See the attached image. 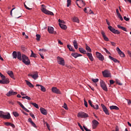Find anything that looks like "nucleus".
Instances as JSON below:
<instances>
[{"instance_id": "1", "label": "nucleus", "mask_w": 131, "mask_h": 131, "mask_svg": "<svg viewBox=\"0 0 131 131\" xmlns=\"http://www.w3.org/2000/svg\"><path fill=\"white\" fill-rule=\"evenodd\" d=\"M0 76L2 78V80H0V83L1 84H8V83H10V79L6 78V76L3 75V74H2L1 72Z\"/></svg>"}, {"instance_id": "2", "label": "nucleus", "mask_w": 131, "mask_h": 131, "mask_svg": "<svg viewBox=\"0 0 131 131\" xmlns=\"http://www.w3.org/2000/svg\"><path fill=\"white\" fill-rule=\"evenodd\" d=\"M21 57V60L24 64L26 65H29V64H30V60L28 59V57H27V56L25 54H23Z\"/></svg>"}, {"instance_id": "3", "label": "nucleus", "mask_w": 131, "mask_h": 131, "mask_svg": "<svg viewBox=\"0 0 131 131\" xmlns=\"http://www.w3.org/2000/svg\"><path fill=\"white\" fill-rule=\"evenodd\" d=\"M0 117L4 119H10L11 118V115L9 113H7V115H5V113L0 111Z\"/></svg>"}, {"instance_id": "4", "label": "nucleus", "mask_w": 131, "mask_h": 131, "mask_svg": "<svg viewBox=\"0 0 131 131\" xmlns=\"http://www.w3.org/2000/svg\"><path fill=\"white\" fill-rule=\"evenodd\" d=\"M41 8V11L44 13V14H46L47 15H51V16H54V13L52 12L51 11H50L48 10H47L46 8H45V5H42Z\"/></svg>"}, {"instance_id": "5", "label": "nucleus", "mask_w": 131, "mask_h": 131, "mask_svg": "<svg viewBox=\"0 0 131 131\" xmlns=\"http://www.w3.org/2000/svg\"><path fill=\"white\" fill-rule=\"evenodd\" d=\"M100 83L102 90H103V91H105V92H108V89L107 88V86L106 85V83H105V82H104V81L103 80H101L100 81Z\"/></svg>"}, {"instance_id": "6", "label": "nucleus", "mask_w": 131, "mask_h": 131, "mask_svg": "<svg viewBox=\"0 0 131 131\" xmlns=\"http://www.w3.org/2000/svg\"><path fill=\"white\" fill-rule=\"evenodd\" d=\"M57 59L58 63L59 64V65H62V66H64V65H65V61L63 58L58 56Z\"/></svg>"}, {"instance_id": "7", "label": "nucleus", "mask_w": 131, "mask_h": 131, "mask_svg": "<svg viewBox=\"0 0 131 131\" xmlns=\"http://www.w3.org/2000/svg\"><path fill=\"white\" fill-rule=\"evenodd\" d=\"M77 117L80 118H85L86 117H89V115L85 113L84 112H81L78 114Z\"/></svg>"}, {"instance_id": "8", "label": "nucleus", "mask_w": 131, "mask_h": 131, "mask_svg": "<svg viewBox=\"0 0 131 131\" xmlns=\"http://www.w3.org/2000/svg\"><path fill=\"white\" fill-rule=\"evenodd\" d=\"M102 74L104 77H111V73L107 70H105L102 72Z\"/></svg>"}, {"instance_id": "9", "label": "nucleus", "mask_w": 131, "mask_h": 131, "mask_svg": "<svg viewBox=\"0 0 131 131\" xmlns=\"http://www.w3.org/2000/svg\"><path fill=\"white\" fill-rule=\"evenodd\" d=\"M96 55L97 58H99V60H100V61H104V56H103L102 54H101L98 52H96Z\"/></svg>"}, {"instance_id": "10", "label": "nucleus", "mask_w": 131, "mask_h": 131, "mask_svg": "<svg viewBox=\"0 0 131 131\" xmlns=\"http://www.w3.org/2000/svg\"><path fill=\"white\" fill-rule=\"evenodd\" d=\"M101 106L104 113L106 114V115H110V113H109V111H108V109L107 108L106 106H105V105H104L103 104H101Z\"/></svg>"}, {"instance_id": "11", "label": "nucleus", "mask_w": 131, "mask_h": 131, "mask_svg": "<svg viewBox=\"0 0 131 131\" xmlns=\"http://www.w3.org/2000/svg\"><path fill=\"white\" fill-rule=\"evenodd\" d=\"M99 125V122L96 120H93L92 121V127L94 129L97 128V126Z\"/></svg>"}, {"instance_id": "12", "label": "nucleus", "mask_w": 131, "mask_h": 131, "mask_svg": "<svg viewBox=\"0 0 131 131\" xmlns=\"http://www.w3.org/2000/svg\"><path fill=\"white\" fill-rule=\"evenodd\" d=\"M28 76H31L33 79L36 80L38 78V74L37 73V72H35L34 74H29Z\"/></svg>"}, {"instance_id": "13", "label": "nucleus", "mask_w": 131, "mask_h": 131, "mask_svg": "<svg viewBox=\"0 0 131 131\" xmlns=\"http://www.w3.org/2000/svg\"><path fill=\"white\" fill-rule=\"evenodd\" d=\"M52 92L53 93H54L55 94H57L58 95L61 94V92L60 91V90L56 87H53L52 88Z\"/></svg>"}, {"instance_id": "14", "label": "nucleus", "mask_w": 131, "mask_h": 131, "mask_svg": "<svg viewBox=\"0 0 131 131\" xmlns=\"http://www.w3.org/2000/svg\"><path fill=\"white\" fill-rule=\"evenodd\" d=\"M116 50L120 57H122V58H124V57H125V54H124V53H123V52L120 50L119 48L117 47Z\"/></svg>"}, {"instance_id": "15", "label": "nucleus", "mask_w": 131, "mask_h": 131, "mask_svg": "<svg viewBox=\"0 0 131 131\" xmlns=\"http://www.w3.org/2000/svg\"><path fill=\"white\" fill-rule=\"evenodd\" d=\"M15 95H17V92L10 91L7 93L6 96H7V97H11V96H14Z\"/></svg>"}, {"instance_id": "16", "label": "nucleus", "mask_w": 131, "mask_h": 131, "mask_svg": "<svg viewBox=\"0 0 131 131\" xmlns=\"http://www.w3.org/2000/svg\"><path fill=\"white\" fill-rule=\"evenodd\" d=\"M40 111L41 113L43 114V115H47V114H48V111H47L43 107H41L40 108Z\"/></svg>"}, {"instance_id": "17", "label": "nucleus", "mask_w": 131, "mask_h": 131, "mask_svg": "<svg viewBox=\"0 0 131 131\" xmlns=\"http://www.w3.org/2000/svg\"><path fill=\"white\" fill-rule=\"evenodd\" d=\"M101 35H102V37L103 38V39L105 40V41H109V39L107 36H106V35L105 34V32L104 31H102L101 32Z\"/></svg>"}, {"instance_id": "18", "label": "nucleus", "mask_w": 131, "mask_h": 131, "mask_svg": "<svg viewBox=\"0 0 131 131\" xmlns=\"http://www.w3.org/2000/svg\"><path fill=\"white\" fill-rule=\"evenodd\" d=\"M71 55L74 57V58H77L78 57H81V56H82L81 54H78L77 53H73L71 54Z\"/></svg>"}, {"instance_id": "19", "label": "nucleus", "mask_w": 131, "mask_h": 131, "mask_svg": "<svg viewBox=\"0 0 131 131\" xmlns=\"http://www.w3.org/2000/svg\"><path fill=\"white\" fill-rule=\"evenodd\" d=\"M7 74L11 77V78H13V79H15V77H14V73H13V71H7Z\"/></svg>"}, {"instance_id": "20", "label": "nucleus", "mask_w": 131, "mask_h": 131, "mask_svg": "<svg viewBox=\"0 0 131 131\" xmlns=\"http://www.w3.org/2000/svg\"><path fill=\"white\" fill-rule=\"evenodd\" d=\"M36 86H40L41 92H45L46 91V88H45V86H42V85L38 84L36 85Z\"/></svg>"}, {"instance_id": "21", "label": "nucleus", "mask_w": 131, "mask_h": 131, "mask_svg": "<svg viewBox=\"0 0 131 131\" xmlns=\"http://www.w3.org/2000/svg\"><path fill=\"white\" fill-rule=\"evenodd\" d=\"M17 58L18 60H19V61H22V54H21L20 52H17Z\"/></svg>"}, {"instance_id": "22", "label": "nucleus", "mask_w": 131, "mask_h": 131, "mask_svg": "<svg viewBox=\"0 0 131 131\" xmlns=\"http://www.w3.org/2000/svg\"><path fill=\"white\" fill-rule=\"evenodd\" d=\"M110 108L111 109V110H119V107L115 105H112L110 106Z\"/></svg>"}, {"instance_id": "23", "label": "nucleus", "mask_w": 131, "mask_h": 131, "mask_svg": "<svg viewBox=\"0 0 131 131\" xmlns=\"http://www.w3.org/2000/svg\"><path fill=\"white\" fill-rule=\"evenodd\" d=\"M27 85L29 86V88H34V85L32 84L30 82H29L28 80H25Z\"/></svg>"}, {"instance_id": "24", "label": "nucleus", "mask_w": 131, "mask_h": 131, "mask_svg": "<svg viewBox=\"0 0 131 131\" xmlns=\"http://www.w3.org/2000/svg\"><path fill=\"white\" fill-rule=\"evenodd\" d=\"M73 43L75 49H78V45H77V41H76V40H74L73 42Z\"/></svg>"}, {"instance_id": "25", "label": "nucleus", "mask_w": 131, "mask_h": 131, "mask_svg": "<svg viewBox=\"0 0 131 131\" xmlns=\"http://www.w3.org/2000/svg\"><path fill=\"white\" fill-rule=\"evenodd\" d=\"M48 32H49V33L53 34V32H54V28L52 27H48Z\"/></svg>"}, {"instance_id": "26", "label": "nucleus", "mask_w": 131, "mask_h": 131, "mask_svg": "<svg viewBox=\"0 0 131 131\" xmlns=\"http://www.w3.org/2000/svg\"><path fill=\"white\" fill-rule=\"evenodd\" d=\"M117 27L120 29H122V30H123V31H126V32H127V31L126 30V28L124 27L121 26L120 25H118Z\"/></svg>"}, {"instance_id": "27", "label": "nucleus", "mask_w": 131, "mask_h": 131, "mask_svg": "<svg viewBox=\"0 0 131 131\" xmlns=\"http://www.w3.org/2000/svg\"><path fill=\"white\" fill-rule=\"evenodd\" d=\"M59 26L62 29H67V26L65 25L59 23Z\"/></svg>"}, {"instance_id": "28", "label": "nucleus", "mask_w": 131, "mask_h": 131, "mask_svg": "<svg viewBox=\"0 0 131 131\" xmlns=\"http://www.w3.org/2000/svg\"><path fill=\"white\" fill-rule=\"evenodd\" d=\"M85 49L87 52H89V53H92V49H91V48L89 47L86 44L85 45Z\"/></svg>"}, {"instance_id": "29", "label": "nucleus", "mask_w": 131, "mask_h": 131, "mask_svg": "<svg viewBox=\"0 0 131 131\" xmlns=\"http://www.w3.org/2000/svg\"><path fill=\"white\" fill-rule=\"evenodd\" d=\"M18 55V53H17V52L14 51L12 53V56L13 57V59H17V56Z\"/></svg>"}, {"instance_id": "30", "label": "nucleus", "mask_w": 131, "mask_h": 131, "mask_svg": "<svg viewBox=\"0 0 131 131\" xmlns=\"http://www.w3.org/2000/svg\"><path fill=\"white\" fill-rule=\"evenodd\" d=\"M67 48L71 52H75V50H74L73 48H72V47H71V45H67Z\"/></svg>"}, {"instance_id": "31", "label": "nucleus", "mask_w": 131, "mask_h": 131, "mask_svg": "<svg viewBox=\"0 0 131 131\" xmlns=\"http://www.w3.org/2000/svg\"><path fill=\"white\" fill-rule=\"evenodd\" d=\"M79 51L82 54H86V51H85V50H84V49H83V48H79Z\"/></svg>"}, {"instance_id": "32", "label": "nucleus", "mask_w": 131, "mask_h": 131, "mask_svg": "<svg viewBox=\"0 0 131 131\" xmlns=\"http://www.w3.org/2000/svg\"><path fill=\"white\" fill-rule=\"evenodd\" d=\"M31 104L33 105V106H34V107H35L37 109H39V107L38 106V104H37L35 103H33V102H31Z\"/></svg>"}, {"instance_id": "33", "label": "nucleus", "mask_w": 131, "mask_h": 131, "mask_svg": "<svg viewBox=\"0 0 131 131\" xmlns=\"http://www.w3.org/2000/svg\"><path fill=\"white\" fill-rule=\"evenodd\" d=\"M78 2H79V3L80 4H83V5H84V2H83V1H82V0H77L76 3L77 6H78V7H79V6L78 5V3H77Z\"/></svg>"}, {"instance_id": "34", "label": "nucleus", "mask_w": 131, "mask_h": 131, "mask_svg": "<svg viewBox=\"0 0 131 131\" xmlns=\"http://www.w3.org/2000/svg\"><path fill=\"white\" fill-rule=\"evenodd\" d=\"M73 21L74 22H76L77 23H79V20H78V18L77 17H74L73 19Z\"/></svg>"}, {"instance_id": "35", "label": "nucleus", "mask_w": 131, "mask_h": 131, "mask_svg": "<svg viewBox=\"0 0 131 131\" xmlns=\"http://www.w3.org/2000/svg\"><path fill=\"white\" fill-rule=\"evenodd\" d=\"M31 55L30 56V57H33V58H36V57H37L36 56V54H35L34 53H33V51L32 50H31Z\"/></svg>"}, {"instance_id": "36", "label": "nucleus", "mask_w": 131, "mask_h": 131, "mask_svg": "<svg viewBox=\"0 0 131 131\" xmlns=\"http://www.w3.org/2000/svg\"><path fill=\"white\" fill-rule=\"evenodd\" d=\"M109 30H110V31H111L112 32H114V31L115 30V29H114L113 27H112V26H109L108 27Z\"/></svg>"}, {"instance_id": "37", "label": "nucleus", "mask_w": 131, "mask_h": 131, "mask_svg": "<svg viewBox=\"0 0 131 131\" xmlns=\"http://www.w3.org/2000/svg\"><path fill=\"white\" fill-rule=\"evenodd\" d=\"M92 108H93L94 109H95L96 110H98V109H99V105L98 104H96L95 105H93L92 106H91Z\"/></svg>"}, {"instance_id": "38", "label": "nucleus", "mask_w": 131, "mask_h": 131, "mask_svg": "<svg viewBox=\"0 0 131 131\" xmlns=\"http://www.w3.org/2000/svg\"><path fill=\"white\" fill-rule=\"evenodd\" d=\"M12 113L15 117H18V116H19V114H18L17 112H13Z\"/></svg>"}, {"instance_id": "39", "label": "nucleus", "mask_w": 131, "mask_h": 131, "mask_svg": "<svg viewBox=\"0 0 131 131\" xmlns=\"http://www.w3.org/2000/svg\"><path fill=\"white\" fill-rule=\"evenodd\" d=\"M36 40H37L38 41L40 40V35L36 34Z\"/></svg>"}, {"instance_id": "40", "label": "nucleus", "mask_w": 131, "mask_h": 131, "mask_svg": "<svg viewBox=\"0 0 131 131\" xmlns=\"http://www.w3.org/2000/svg\"><path fill=\"white\" fill-rule=\"evenodd\" d=\"M113 33H114L115 34H120V32H119L118 30L115 29V31H114V32Z\"/></svg>"}, {"instance_id": "41", "label": "nucleus", "mask_w": 131, "mask_h": 131, "mask_svg": "<svg viewBox=\"0 0 131 131\" xmlns=\"http://www.w3.org/2000/svg\"><path fill=\"white\" fill-rule=\"evenodd\" d=\"M17 103L18 104V105H19V106H20V107H21L23 109L25 107L24 106V105H23V104H22V103L20 102L17 101Z\"/></svg>"}, {"instance_id": "42", "label": "nucleus", "mask_w": 131, "mask_h": 131, "mask_svg": "<svg viewBox=\"0 0 131 131\" xmlns=\"http://www.w3.org/2000/svg\"><path fill=\"white\" fill-rule=\"evenodd\" d=\"M118 18H119V19H120L121 21H123V18H122V16H121V15L120 14L117 15Z\"/></svg>"}, {"instance_id": "43", "label": "nucleus", "mask_w": 131, "mask_h": 131, "mask_svg": "<svg viewBox=\"0 0 131 131\" xmlns=\"http://www.w3.org/2000/svg\"><path fill=\"white\" fill-rule=\"evenodd\" d=\"M71 5V0H67V6L68 7Z\"/></svg>"}, {"instance_id": "44", "label": "nucleus", "mask_w": 131, "mask_h": 131, "mask_svg": "<svg viewBox=\"0 0 131 131\" xmlns=\"http://www.w3.org/2000/svg\"><path fill=\"white\" fill-rule=\"evenodd\" d=\"M116 83H117V84H119V85H122V83H120V81H119L118 79H116Z\"/></svg>"}, {"instance_id": "45", "label": "nucleus", "mask_w": 131, "mask_h": 131, "mask_svg": "<svg viewBox=\"0 0 131 131\" xmlns=\"http://www.w3.org/2000/svg\"><path fill=\"white\" fill-rule=\"evenodd\" d=\"M92 81H93V82H98V81H99V79H98V78H97V79L92 78Z\"/></svg>"}, {"instance_id": "46", "label": "nucleus", "mask_w": 131, "mask_h": 131, "mask_svg": "<svg viewBox=\"0 0 131 131\" xmlns=\"http://www.w3.org/2000/svg\"><path fill=\"white\" fill-rule=\"evenodd\" d=\"M63 107L64 108V109H66V110H68V107H67V104H66V103H64Z\"/></svg>"}, {"instance_id": "47", "label": "nucleus", "mask_w": 131, "mask_h": 131, "mask_svg": "<svg viewBox=\"0 0 131 131\" xmlns=\"http://www.w3.org/2000/svg\"><path fill=\"white\" fill-rule=\"evenodd\" d=\"M58 22H59V23H60V24H61V23H62V24H65V21H64V20H62L61 19L58 20Z\"/></svg>"}, {"instance_id": "48", "label": "nucleus", "mask_w": 131, "mask_h": 131, "mask_svg": "<svg viewBox=\"0 0 131 131\" xmlns=\"http://www.w3.org/2000/svg\"><path fill=\"white\" fill-rule=\"evenodd\" d=\"M88 103H89V104L90 105V106L92 107V106H93V105H94L92 103V100H89V101H88Z\"/></svg>"}, {"instance_id": "49", "label": "nucleus", "mask_w": 131, "mask_h": 131, "mask_svg": "<svg viewBox=\"0 0 131 131\" xmlns=\"http://www.w3.org/2000/svg\"><path fill=\"white\" fill-rule=\"evenodd\" d=\"M30 116L32 117L33 119H35V117L34 116L33 114H32L31 113H30Z\"/></svg>"}, {"instance_id": "50", "label": "nucleus", "mask_w": 131, "mask_h": 131, "mask_svg": "<svg viewBox=\"0 0 131 131\" xmlns=\"http://www.w3.org/2000/svg\"><path fill=\"white\" fill-rule=\"evenodd\" d=\"M85 54L88 56V57H89V58L90 57L91 55H93L92 54V53H86Z\"/></svg>"}, {"instance_id": "51", "label": "nucleus", "mask_w": 131, "mask_h": 131, "mask_svg": "<svg viewBox=\"0 0 131 131\" xmlns=\"http://www.w3.org/2000/svg\"><path fill=\"white\" fill-rule=\"evenodd\" d=\"M83 127L84 128V129H85V130L86 131H91V129H89L88 128L85 127V126H83Z\"/></svg>"}, {"instance_id": "52", "label": "nucleus", "mask_w": 131, "mask_h": 131, "mask_svg": "<svg viewBox=\"0 0 131 131\" xmlns=\"http://www.w3.org/2000/svg\"><path fill=\"white\" fill-rule=\"evenodd\" d=\"M104 51L106 52V53L107 54H108L109 55H110V52H109V51H108V50H107V49L104 48Z\"/></svg>"}, {"instance_id": "53", "label": "nucleus", "mask_w": 131, "mask_h": 131, "mask_svg": "<svg viewBox=\"0 0 131 131\" xmlns=\"http://www.w3.org/2000/svg\"><path fill=\"white\" fill-rule=\"evenodd\" d=\"M26 99H27V100H29V101L31 100V98H30V97H29L28 96H26Z\"/></svg>"}, {"instance_id": "54", "label": "nucleus", "mask_w": 131, "mask_h": 131, "mask_svg": "<svg viewBox=\"0 0 131 131\" xmlns=\"http://www.w3.org/2000/svg\"><path fill=\"white\" fill-rule=\"evenodd\" d=\"M114 62H115V63H119V61H118V60L116 59V58H114L113 60Z\"/></svg>"}, {"instance_id": "55", "label": "nucleus", "mask_w": 131, "mask_h": 131, "mask_svg": "<svg viewBox=\"0 0 131 131\" xmlns=\"http://www.w3.org/2000/svg\"><path fill=\"white\" fill-rule=\"evenodd\" d=\"M124 19L125 20V21H129V18L126 17V16H124Z\"/></svg>"}, {"instance_id": "56", "label": "nucleus", "mask_w": 131, "mask_h": 131, "mask_svg": "<svg viewBox=\"0 0 131 131\" xmlns=\"http://www.w3.org/2000/svg\"><path fill=\"white\" fill-rule=\"evenodd\" d=\"M84 105L88 107V102H86V101L85 100H84Z\"/></svg>"}, {"instance_id": "57", "label": "nucleus", "mask_w": 131, "mask_h": 131, "mask_svg": "<svg viewBox=\"0 0 131 131\" xmlns=\"http://www.w3.org/2000/svg\"><path fill=\"white\" fill-rule=\"evenodd\" d=\"M114 81L113 80H110V84H114Z\"/></svg>"}, {"instance_id": "58", "label": "nucleus", "mask_w": 131, "mask_h": 131, "mask_svg": "<svg viewBox=\"0 0 131 131\" xmlns=\"http://www.w3.org/2000/svg\"><path fill=\"white\" fill-rule=\"evenodd\" d=\"M23 109H24V110H25V111H26V112H28V113H29V112H30V111L29 110H28L27 108H26L25 107Z\"/></svg>"}, {"instance_id": "59", "label": "nucleus", "mask_w": 131, "mask_h": 131, "mask_svg": "<svg viewBox=\"0 0 131 131\" xmlns=\"http://www.w3.org/2000/svg\"><path fill=\"white\" fill-rule=\"evenodd\" d=\"M24 7L26 8V9H27V10H31V8H29V7H27V6H26V4H24Z\"/></svg>"}, {"instance_id": "60", "label": "nucleus", "mask_w": 131, "mask_h": 131, "mask_svg": "<svg viewBox=\"0 0 131 131\" xmlns=\"http://www.w3.org/2000/svg\"><path fill=\"white\" fill-rule=\"evenodd\" d=\"M90 60H91V61H94V57H93V55H91L90 57H89Z\"/></svg>"}, {"instance_id": "61", "label": "nucleus", "mask_w": 131, "mask_h": 131, "mask_svg": "<svg viewBox=\"0 0 131 131\" xmlns=\"http://www.w3.org/2000/svg\"><path fill=\"white\" fill-rule=\"evenodd\" d=\"M31 124L32 125V126H33L34 127H36V125H35V123H34V122H32V123H31Z\"/></svg>"}, {"instance_id": "62", "label": "nucleus", "mask_w": 131, "mask_h": 131, "mask_svg": "<svg viewBox=\"0 0 131 131\" xmlns=\"http://www.w3.org/2000/svg\"><path fill=\"white\" fill-rule=\"evenodd\" d=\"M21 49L22 50V51H26V48L24 47V46H21Z\"/></svg>"}, {"instance_id": "63", "label": "nucleus", "mask_w": 131, "mask_h": 131, "mask_svg": "<svg viewBox=\"0 0 131 131\" xmlns=\"http://www.w3.org/2000/svg\"><path fill=\"white\" fill-rule=\"evenodd\" d=\"M5 125H7V126H9V125H10L11 123H10V122H5Z\"/></svg>"}, {"instance_id": "64", "label": "nucleus", "mask_w": 131, "mask_h": 131, "mask_svg": "<svg viewBox=\"0 0 131 131\" xmlns=\"http://www.w3.org/2000/svg\"><path fill=\"white\" fill-rule=\"evenodd\" d=\"M127 101L128 105H130L131 100H127Z\"/></svg>"}]
</instances>
